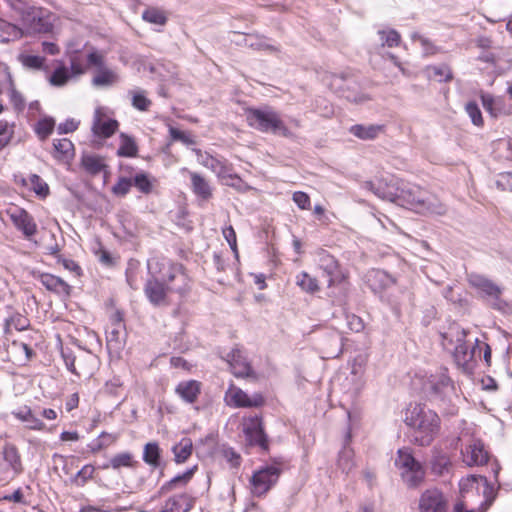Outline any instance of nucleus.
<instances>
[{
  "label": "nucleus",
  "instance_id": "nucleus-1",
  "mask_svg": "<svg viewBox=\"0 0 512 512\" xmlns=\"http://www.w3.org/2000/svg\"><path fill=\"white\" fill-rule=\"evenodd\" d=\"M404 422L411 430V441L421 447L430 446L441 429L439 415L426 404H410Z\"/></svg>",
  "mask_w": 512,
  "mask_h": 512
},
{
  "label": "nucleus",
  "instance_id": "nucleus-2",
  "mask_svg": "<svg viewBox=\"0 0 512 512\" xmlns=\"http://www.w3.org/2000/svg\"><path fill=\"white\" fill-rule=\"evenodd\" d=\"M396 204L424 215H444L447 207L420 186L400 179Z\"/></svg>",
  "mask_w": 512,
  "mask_h": 512
},
{
  "label": "nucleus",
  "instance_id": "nucleus-3",
  "mask_svg": "<svg viewBox=\"0 0 512 512\" xmlns=\"http://www.w3.org/2000/svg\"><path fill=\"white\" fill-rule=\"evenodd\" d=\"M467 332L460 326L454 324L448 331L442 334V345L446 350L453 351L455 362L464 369H469L476 351L479 348V341L476 338L474 345L470 346L465 341Z\"/></svg>",
  "mask_w": 512,
  "mask_h": 512
},
{
  "label": "nucleus",
  "instance_id": "nucleus-4",
  "mask_svg": "<svg viewBox=\"0 0 512 512\" xmlns=\"http://www.w3.org/2000/svg\"><path fill=\"white\" fill-rule=\"evenodd\" d=\"M245 114L248 125L260 132H272L287 138L294 136L279 114L270 107L248 108Z\"/></svg>",
  "mask_w": 512,
  "mask_h": 512
},
{
  "label": "nucleus",
  "instance_id": "nucleus-5",
  "mask_svg": "<svg viewBox=\"0 0 512 512\" xmlns=\"http://www.w3.org/2000/svg\"><path fill=\"white\" fill-rule=\"evenodd\" d=\"M282 466L281 460H274L272 464L265 465L253 473L250 484L254 496L265 495L278 482Z\"/></svg>",
  "mask_w": 512,
  "mask_h": 512
},
{
  "label": "nucleus",
  "instance_id": "nucleus-6",
  "mask_svg": "<svg viewBox=\"0 0 512 512\" xmlns=\"http://www.w3.org/2000/svg\"><path fill=\"white\" fill-rule=\"evenodd\" d=\"M155 268H158V270L151 273H155V276L161 282H165L168 287H182L184 292L187 290L188 281L182 265L169 261H156Z\"/></svg>",
  "mask_w": 512,
  "mask_h": 512
},
{
  "label": "nucleus",
  "instance_id": "nucleus-7",
  "mask_svg": "<svg viewBox=\"0 0 512 512\" xmlns=\"http://www.w3.org/2000/svg\"><path fill=\"white\" fill-rule=\"evenodd\" d=\"M399 181L400 179L394 176L381 177L375 180L363 182L362 188L372 192L383 200L396 203Z\"/></svg>",
  "mask_w": 512,
  "mask_h": 512
},
{
  "label": "nucleus",
  "instance_id": "nucleus-8",
  "mask_svg": "<svg viewBox=\"0 0 512 512\" xmlns=\"http://www.w3.org/2000/svg\"><path fill=\"white\" fill-rule=\"evenodd\" d=\"M224 400L228 406L234 408H258L265 402L262 394L254 393L249 396L242 389L234 385L227 389Z\"/></svg>",
  "mask_w": 512,
  "mask_h": 512
},
{
  "label": "nucleus",
  "instance_id": "nucleus-9",
  "mask_svg": "<svg viewBox=\"0 0 512 512\" xmlns=\"http://www.w3.org/2000/svg\"><path fill=\"white\" fill-rule=\"evenodd\" d=\"M243 432L250 445L258 446L261 450L268 451V439L260 417L250 416L243 418Z\"/></svg>",
  "mask_w": 512,
  "mask_h": 512
},
{
  "label": "nucleus",
  "instance_id": "nucleus-10",
  "mask_svg": "<svg viewBox=\"0 0 512 512\" xmlns=\"http://www.w3.org/2000/svg\"><path fill=\"white\" fill-rule=\"evenodd\" d=\"M18 13L27 33H43L48 31V23L43 19L40 9L22 4V7L18 8Z\"/></svg>",
  "mask_w": 512,
  "mask_h": 512
},
{
  "label": "nucleus",
  "instance_id": "nucleus-11",
  "mask_svg": "<svg viewBox=\"0 0 512 512\" xmlns=\"http://www.w3.org/2000/svg\"><path fill=\"white\" fill-rule=\"evenodd\" d=\"M151 275L152 277L148 279L145 284L144 292L150 303L153 305L160 306L167 304L168 291H175L178 293L184 292L182 287L165 286L164 283L155 276V273H151Z\"/></svg>",
  "mask_w": 512,
  "mask_h": 512
},
{
  "label": "nucleus",
  "instance_id": "nucleus-12",
  "mask_svg": "<svg viewBox=\"0 0 512 512\" xmlns=\"http://www.w3.org/2000/svg\"><path fill=\"white\" fill-rule=\"evenodd\" d=\"M13 225L23 233V235L30 239L37 233V224L34 218L23 208L14 206L7 210Z\"/></svg>",
  "mask_w": 512,
  "mask_h": 512
},
{
  "label": "nucleus",
  "instance_id": "nucleus-13",
  "mask_svg": "<svg viewBox=\"0 0 512 512\" xmlns=\"http://www.w3.org/2000/svg\"><path fill=\"white\" fill-rule=\"evenodd\" d=\"M318 256L319 267L328 278V287H331L336 284H342L343 282H345L346 276L340 269L337 260L332 255H330L326 251H321L319 252Z\"/></svg>",
  "mask_w": 512,
  "mask_h": 512
},
{
  "label": "nucleus",
  "instance_id": "nucleus-14",
  "mask_svg": "<svg viewBox=\"0 0 512 512\" xmlns=\"http://www.w3.org/2000/svg\"><path fill=\"white\" fill-rule=\"evenodd\" d=\"M420 512H447V499L437 488L427 489L419 499Z\"/></svg>",
  "mask_w": 512,
  "mask_h": 512
},
{
  "label": "nucleus",
  "instance_id": "nucleus-15",
  "mask_svg": "<svg viewBox=\"0 0 512 512\" xmlns=\"http://www.w3.org/2000/svg\"><path fill=\"white\" fill-rule=\"evenodd\" d=\"M463 462L467 466H481L488 462L489 454L484 448L481 440L473 439L466 446L465 450L461 451Z\"/></svg>",
  "mask_w": 512,
  "mask_h": 512
},
{
  "label": "nucleus",
  "instance_id": "nucleus-16",
  "mask_svg": "<svg viewBox=\"0 0 512 512\" xmlns=\"http://www.w3.org/2000/svg\"><path fill=\"white\" fill-rule=\"evenodd\" d=\"M118 126V121L108 118L102 108L98 107L95 109L92 124L94 135L101 138H109L116 132Z\"/></svg>",
  "mask_w": 512,
  "mask_h": 512
},
{
  "label": "nucleus",
  "instance_id": "nucleus-17",
  "mask_svg": "<svg viewBox=\"0 0 512 512\" xmlns=\"http://www.w3.org/2000/svg\"><path fill=\"white\" fill-rule=\"evenodd\" d=\"M346 81L347 79L344 78L343 76L333 75L331 77L330 86L337 92L341 91L345 99L356 104L364 103L370 99V97L367 94L363 92H356L352 90L349 85H347V87L344 88V83ZM348 84H354V86H356V84L352 80H348Z\"/></svg>",
  "mask_w": 512,
  "mask_h": 512
},
{
  "label": "nucleus",
  "instance_id": "nucleus-18",
  "mask_svg": "<svg viewBox=\"0 0 512 512\" xmlns=\"http://www.w3.org/2000/svg\"><path fill=\"white\" fill-rule=\"evenodd\" d=\"M227 361L230 364L232 373L236 377L244 378L253 374L250 364L247 362L239 348H234L227 354Z\"/></svg>",
  "mask_w": 512,
  "mask_h": 512
},
{
  "label": "nucleus",
  "instance_id": "nucleus-19",
  "mask_svg": "<svg viewBox=\"0 0 512 512\" xmlns=\"http://www.w3.org/2000/svg\"><path fill=\"white\" fill-rule=\"evenodd\" d=\"M124 324L117 322L111 325L106 332L107 348L110 353L119 354L125 346Z\"/></svg>",
  "mask_w": 512,
  "mask_h": 512
},
{
  "label": "nucleus",
  "instance_id": "nucleus-20",
  "mask_svg": "<svg viewBox=\"0 0 512 512\" xmlns=\"http://www.w3.org/2000/svg\"><path fill=\"white\" fill-rule=\"evenodd\" d=\"M429 463L431 471L438 476L449 474L452 469V462L449 455L437 446L433 447L431 450Z\"/></svg>",
  "mask_w": 512,
  "mask_h": 512
},
{
  "label": "nucleus",
  "instance_id": "nucleus-21",
  "mask_svg": "<svg viewBox=\"0 0 512 512\" xmlns=\"http://www.w3.org/2000/svg\"><path fill=\"white\" fill-rule=\"evenodd\" d=\"M194 501L191 495L181 493L168 498L162 509L164 512H189L193 508Z\"/></svg>",
  "mask_w": 512,
  "mask_h": 512
},
{
  "label": "nucleus",
  "instance_id": "nucleus-22",
  "mask_svg": "<svg viewBox=\"0 0 512 512\" xmlns=\"http://www.w3.org/2000/svg\"><path fill=\"white\" fill-rule=\"evenodd\" d=\"M175 392L186 403H194L201 392V384L196 380L182 381Z\"/></svg>",
  "mask_w": 512,
  "mask_h": 512
},
{
  "label": "nucleus",
  "instance_id": "nucleus-23",
  "mask_svg": "<svg viewBox=\"0 0 512 512\" xmlns=\"http://www.w3.org/2000/svg\"><path fill=\"white\" fill-rule=\"evenodd\" d=\"M385 130L384 125L380 124H369V125H363V124H355L350 127L349 132L361 139V140H374L376 139L380 134H382Z\"/></svg>",
  "mask_w": 512,
  "mask_h": 512
},
{
  "label": "nucleus",
  "instance_id": "nucleus-24",
  "mask_svg": "<svg viewBox=\"0 0 512 512\" xmlns=\"http://www.w3.org/2000/svg\"><path fill=\"white\" fill-rule=\"evenodd\" d=\"M41 284L49 291L59 295L70 294L71 287L63 279L52 274L44 273L40 275Z\"/></svg>",
  "mask_w": 512,
  "mask_h": 512
},
{
  "label": "nucleus",
  "instance_id": "nucleus-25",
  "mask_svg": "<svg viewBox=\"0 0 512 512\" xmlns=\"http://www.w3.org/2000/svg\"><path fill=\"white\" fill-rule=\"evenodd\" d=\"M469 283L484 292L488 296L498 297L501 293V289L491 280L483 275L472 273L468 276Z\"/></svg>",
  "mask_w": 512,
  "mask_h": 512
},
{
  "label": "nucleus",
  "instance_id": "nucleus-26",
  "mask_svg": "<svg viewBox=\"0 0 512 512\" xmlns=\"http://www.w3.org/2000/svg\"><path fill=\"white\" fill-rule=\"evenodd\" d=\"M192 191L203 200H208L212 196V190L208 181L196 172H189Z\"/></svg>",
  "mask_w": 512,
  "mask_h": 512
},
{
  "label": "nucleus",
  "instance_id": "nucleus-27",
  "mask_svg": "<svg viewBox=\"0 0 512 512\" xmlns=\"http://www.w3.org/2000/svg\"><path fill=\"white\" fill-rule=\"evenodd\" d=\"M118 80L119 77L115 71L100 67L92 79V84L97 87H108L117 83Z\"/></svg>",
  "mask_w": 512,
  "mask_h": 512
},
{
  "label": "nucleus",
  "instance_id": "nucleus-28",
  "mask_svg": "<svg viewBox=\"0 0 512 512\" xmlns=\"http://www.w3.org/2000/svg\"><path fill=\"white\" fill-rule=\"evenodd\" d=\"M193 451V443L190 438H182L177 444L172 447L174 460L176 463H184L191 456Z\"/></svg>",
  "mask_w": 512,
  "mask_h": 512
},
{
  "label": "nucleus",
  "instance_id": "nucleus-29",
  "mask_svg": "<svg viewBox=\"0 0 512 512\" xmlns=\"http://www.w3.org/2000/svg\"><path fill=\"white\" fill-rule=\"evenodd\" d=\"M208 169H210L217 175L219 179L222 180L227 178H237V176L233 174L232 165L223 157H215Z\"/></svg>",
  "mask_w": 512,
  "mask_h": 512
},
{
  "label": "nucleus",
  "instance_id": "nucleus-30",
  "mask_svg": "<svg viewBox=\"0 0 512 512\" xmlns=\"http://www.w3.org/2000/svg\"><path fill=\"white\" fill-rule=\"evenodd\" d=\"M143 461L153 469L160 466L161 449L157 442H149L144 446Z\"/></svg>",
  "mask_w": 512,
  "mask_h": 512
},
{
  "label": "nucleus",
  "instance_id": "nucleus-31",
  "mask_svg": "<svg viewBox=\"0 0 512 512\" xmlns=\"http://www.w3.org/2000/svg\"><path fill=\"white\" fill-rule=\"evenodd\" d=\"M196 469H197V467L194 466V467L188 469L187 471H185L184 473L173 477L170 481L163 484L159 490V495H164L167 492L176 488L177 486L186 485L192 478Z\"/></svg>",
  "mask_w": 512,
  "mask_h": 512
},
{
  "label": "nucleus",
  "instance_id": "nucleus-32",
  "mask_svg": "<svg viewBox=\"0 0 512 512\" xmlns=\"http://www.w3.org/2000/svg\"><path fill=\"white\" fill-rule=\"evenodd\" d=\"M131 96V105L139 111L146 112L150 109L152 101L147 97V92L143 89H133L128 92Z\"/></svg>",
  "mask_w": 512,
  "mask_h": 512
},
{
  "label": "nucleus",
  "instance_id": "nucleus-33",
  "mask_svg": "<svg viewBox=\"0 0 512 512\" xmlns=\"http://www.w3.org/2000/svg\"><path fill=\"white\" fill-rule=\"evenodd\" d=\"M24 32L21 28L14 24L0 20V41L7 43L17 40L23 36Z\"/></svg>",
  "mask_w": 512,
  "mask_h": 512
},
{
  "label": "nucleus",
  "instance_id": "nucleus-34",
  "mask_svg": "<svg viewBox=\"0 0 512 512\" xmlns=\"http://www.w3.org/2000/svg\"><path fill=\"white\" fill-rule=\"evenodd\" d=\"M138 462L134 460V457L132 453L130 452H122L114 455L110 461L109 464L104 465L103 468L107 469L109 467L113 468L114 470H118L121 467H127L131 468L134 467Z\"/></svg>",
  "mask_w": 512,
  "mask_h": 512
},
{
  "label": "nucleus",
  "instance_id": "nucleus-35",
  "mask_svg": "<svg viewBox=\"0 0 512 512\" xmlns=\"http://www.w3.org/2000/svg\"><path fill=\"white\" fill-rule=\"evenodd\" d=\"M404 482L409 487H417L425 477V471L421 464L401 472Z\"/></svg>",
  "mask_w": 512,
  "mask_h": 512
},
{
  "label": "nucleus",
  "instance_id": "nucleus-36",
  "mask_svg": "<svg viewBox=\"0 0 512 512\" xmlns=\"http://www.w3.org/2000/svg\"><path fill=\"white\" fill-rule=\"evenodd\" d=\"M54 146V157L57 159H69L74 155V145L67 139H57L53 141Z\"/></svg>",
  "mask_w": 512,
  "mask_h": 512
},
{
  "label": "nucleus",
  "instance_id": "nucleus-37",
  "mask_svg": "<svg viewBox=\"0 0 512 512\" xmlns=\"http://www.w3.org/2000/svg\"><path fill=\"white\" fill-rule=\"evenodd\" d=\"M72 75L69 69L64 65H59L49 76L48 82L54 87H63L71 79Z\"/></svg>",
  "mask_w": 512,
  "mask_h": 512
},
{
  "label": "nucleus",
  "instance_id": "nucleus-38",
  "mask_svg": "<svg viewBox=\"0 0 512 512\" xmlns=\"http://www.w3.org/2000/svg\"><path fill=\"white\" fill-rule=\"evenodd\" d=\"M121 144L118 148L117 155L121 157H135L138 147L134 139L124 133L120 134Z\"/></svg>",
  "mask_w": 512,
  "mask_h": 512
},
{
  "label": "nucleus",
  "instance_id": "nucleus-39",
  "mask_svg": "<svg viewBox=\"0 0 512 512\" xmlns=\"http://www.w3.org/2000/svg\"><path fill=\"white\" fill-rule=\"evenodd\" d=\"M82 166L91 175L99 174L105 167L103 159L98 155H84Z\"/></svg>",
  "mask_w": 512,
  "mask_h": 512
},
{
  "label": "nucleus",
  "instance_id": "nucleus-40",
  "mask_svg": "<svg viewBox=\"0 0 512 512\" xmlns=\"http://www.w3.org/2000/svg\"><path fill=\"white\" fill-rule=\"evenodd\" d=\"M142 19L148 23L155 25H165L167 22V16L162 9L157 7H148L142 13Z\"/></svg>",
  "mask_w": 512,
  "mask_h": 512
},
{
  "label": "nucleus",
  "instance_id": "nucleus-41",
  "mask_svg": "<svg viewBox=\"0 0 512 512\" xmlns=\"http://www.w3.org/2000/svg\"><path fill=\"white\" fill-rule=\"evenodd\" d=\"M429 383L430 389L435 394H444L446 391L452 389L451 380L445 373H441L439 376H432Z\"/></svg>",
  "mask_w": 512,
  "mask_h": 512
},
{
  "label": "nucleus",
  "instance_id": "nucleus-42",
  "mask_svg": "<svg viewBox=\"0 0 512 512\" xmlns=\"http://www.w3.org/2000/svg\"><path fill=\"white\" fill-rule=\"evenodd\" d=\"M483 107L492 116L496 117L502 112L503 100L501 98H495L489 94H483L481 96Z\"/></svg>",
  "mask_w": 512,
  "mask_h": 512
},
{
  "label": "nucleus",
  "instance_id": "nucleus-43",
  "mask_svg": "<svg viewBox=\"0 0 512 512\" xmlns=\"http://www.w3.org/2000/svg\"><path fill=\"white\" fill-rule=\"evenodd\" d=\"M378 36L382 47L387 46L389 48H392L400 45L401 36L394 29L379 30Z\"/></svg>",
  "mask_w": 512,
  "mask_h": 512
},
{
  "label": "nucleus",
  "instance_id": "nucleus-44",
  "mask_svg": "<svg viewBox=\"0 0 512 512\" xmlns=\"http://www.w3.org/2000/svg\"><path fill=\"white\" fill-rule=\"evenodd\" d=\"M420 463L415 460L411 453L400 449L395 459V465L402 471L415 467Z\"/></svg>",
  "mask_w": 512,
  "mask_h": 512
},
{
  "label": "nucleus",
  "instance_id": "nucleus-45",
  "mask_svg": "<svg viewBox=\"0 0 512 512\" xmlns=\"http://www.w3.org/2000/svg\"><path fill=\"white\" fill-rule=\"evenodd\" d=\"M29 182V188L33 190L39 197L45 198L49 195L48 184L37 174H31L29 176Z\"/></svg>",
  "mask_w": 512,
  "mask_h": 512
},
{
  "label": "nucleus",
  "instance_id": "nucleus-46",
  "mask_svg": "<svg viewBox=\"0 0 512 512\" xmlns=\"http://www.w3.org/2000/svg\"><path fill=\"white\" fill-rule=\"evenodd\" d=\"M296 283L306 292L314 293L319 290L317 280L306 272H302L297 276Z\"/></svg>",
  "mask_w": 512,
  "mask_h": 512
},
{
  "label": "nucleus",
  "instance_id": "nucleus-47",
  "mask_svg": "<svg viewBox=\"0 0 512 512\" xmlns=\"http://www.w3.org/2000/svg\"><path fill=\"white\" fill-rule=\"evenodd\" d=\"M55 122L52 118L41 119L37 122L36 133L40 139H46L53 131Z\"/></svg>",
  "mask_w": 512,
  "mask_h": 512
},
{
  "label": "nucleus",
  "instance_id": "nucleus-48",
  "mask_svg": "<svg viewBox=\"0 0 512 512\" xmlns=\"http://www.w3.org/2000/svg\"><path fill=\"white\" fill-rule=\"evenodd\" d=\"M6 75L9 83L10 100L16 108L21 109L24 107V99L21 93L16 90L11 73L7 71Z\"/></svg>",
  "mask_w": 512,
  "mask_h": 512
},
{
  "label": "nucleus",
  "instance_id": "nucleus-49",
  "mask_svg": "<svg viewBox=\"0 0 512 512\" xmlns=\"http://www.w3.org/2000/svg\"><path fill=\"white\" fill-rule=\"evenodd\" d=\"M19 59L24 67L34 70L41 69L45 61V58L37 55H21Z\"/></svg>",
  "mask_w": 512,
  "mask_h": 512
},
{
  "label": "nucleus",
  "instance_id": "nucleus-50",
  "mask_svg": "<svg viewBox=\"0 0 512 512\" xmlns=\"http://www.w3.org/2000/svg\"><path fill=\"white\" fill-rule=\"evenodd\" d=\"M465 110L469 115L472 123L476 126L483 125V118L479 106L475 102H468L465 106Z\"/></svg>",
  "mask_w": 512,
  "mask_h": 512
},
{
  "label": "nucleus",
  "instance_id": "nucleus-51",
  "mask_svg": "<svg viewBox=\"0 0 512 512\" xmlns=\"http://www.w3.org/2000/svg\"><path fill=\"white\" fill-rule=\"evenodd\" d=\"M352 454V451L347 449H344L339 454L338 466L345 473H349L354 466Z\"/></svg>",
  "mask_w": 512,
  "mask_h": 512
},
{
  "label": "nucleus",
  "instance_id": "nucleus-52",
  "mask_svg": "<svg viewBox=\"0 0 512 512\" xmlns=\"http://www.w3.org/2000/svg\"><path fill=\"white\" fill-rule=\"evenodd\" d=\"M132 182L142 193L148 194L152 190V184L145 173L136 174Z\"/></svg>",
  "mask_w": 512,
  "mask_h": 512
},
{
  "label": "nucleus",
  "instance_id": "nucleus-53",
  "mask_svg": "<svg viewBox=\"0 0 512 512\" xmlns=\"http://www.w3.org/2000/svg\"><path fill=\"white\" fill-rule=\"evenodd\" d=\"M133 182L129 178L121 177L118 182L112 187V192L117 196H125L129 193Z\"/></svg>",
  "mask_w": 512,
  "mask_h": 512
},
{
  "label": "nucleus",
  "instance_id": "nucleus-54",
  "mask_svg": "<svg viewBox=\"0 0 512 512\" xmlns=\"http://www.w3.org/2000/svg\"><path fill=\"white\" fill-rule=\"evenodd\" d=\"M433 75L438 78V81H450L452 79V71L449 66L442 64L430 68Z\"/></svg>",
  "mask_w": 512,
  "mask_h": 512
},
{
  "label": "nucleus",
  "instance_id": "nucleus-55",
  "mask_svg": "<svg viewBox=\"0 0 512 512\" xmlns=\"http://www.w3.org/2000/svg\"><path fill=\"white\" fill-rule=\"evenodd\" d=\"M14 134L13 127L7 121H0V136H5V139H0V147L6 146L12 139Z\"/></svg>",
  "mask_w": 512,
  "mask_h": 512
},
{
  "label": "nucleus",
  "instance_id": "nucleus-56",
  "mask_svg": "<svg viewBox=\"0 0 512 512\" xmlns=\"http://www.w3.org/2000/svg\"><path fill=\"white\" fill-rule=\"evenodd\" d=\"M222 233L232 251L237 253V240L234 228L232 226H228L223 229Z\"/></svg>",
  "mask_w": 512,
  "mask_h": 512
},
{
  "label": "nucleus",
  "instance_id": "nucleus-57",
  "mask_svg": "<svg viewBox=\"0 0 512 512\" xmlns=\"http://www.w3.org/2000/svg\"><path fill=\"white\" fill-rule=\"evenodd\" d=\"M293 201L300 209H309L310 207V197L308 194L297 191L293 194Z\"/></svg>",
  "mask_w": 512,
  "mask_h": 512
},
{
  "label": "nucleus",
  "instance_id": "nucleus-58",
  "mask_svg": "<svg viewBox=\"0 0 512 512\" xmlns=\"http://www.w3.org/2000/svg\"><path fill=\"white\" fill-rule=\"evenodd\" d=\"M347 324L349 329L353 332H360L364 329L363 320L355 314L347 316Z\"/></svg>",
  "mask_w": 512,
  "mask_h": 512
},
{
  "label": "nucleus",
  "instance_id": "nucleus-59",
  "mask_svg": "<svg viewBox=\"0 0 512 512\" xmlns=\"http://www.w3.org/2000/svg\"><path fill=\"white\" fill-rule=\"evenodd\" d=\"M496 185L502 190L512 191V173L508 172L500 174L496 181Z\"/></svg>",
  "mask_w": 512,
  "mask_h": 512
},
{
  "label": "nucleus",
  "instance_id": "nucleus-60",
  "mask_svg": "<svg viewBox=\"0 0 512 512\" xmlns=\"http://www.w3.org/2000/svg\"><path fill=\"white\" fill-rule=\"evenodd\" d=\"M78 127V122L73 119L66 120L64 123L58 125L57 130L59 134H67L75 131Z\"/></svg>",
  "mask_w": 512,
  "mask_h": 512
},
{
  "label": "nucleus",
  "instance_id": "nucleus-61",
  "mask_svg": "<svg viewBox=\"0 0 512 512\" xmlns=\"http://www.w3.org/2000/svg\"><path fill=\"white\" fill-rule=\"evenodd\" d=\"M62 357H63V360H64V363H65V366L66 368L76 374V375H79V373L77 372L76 370V367H75V356L72 354V353H68V352H62Z\"/></svg>",
  "mask_w": 512,
  "mask_h": 512
},
{
  "label": "nucleus",
  "instance_id": "nucleus-62",
  "mask_svg": "<svg viewBox=\"0 0 512 512\" xmlns=\"http://www.w3.org/2000/svg\"><path fill=\"white\" fill-rule=\"evenodd\" d=\"M99 438H100V441L97 445L98 450L109 446L110 444L114 443L117 439L116 436L106 433V432H102L100 434Z\"/></svg>",
  "mask_w": 512,
  "mask_h": 512
},
{
  "label": "nucleus",
  "instance_id": "nucleus-63",
  "mask_svg": "<svg viewBox=\"0 0 512 512\" xmlns=\"http://www.w3.org/2000/svg\"><path fill=\"white\" fill-rule=\"evenodd\" d=\"M94 473V467L92 465H85L81 470L78 471L76 477L81 478L82 482L85 483L88 479L92 478Z\"/></svg>",
  "mask_w": 512,
  "mask_h": 512
},
{
  "label": "nucleus",
  "instance_id": "nucleus-64",
  "mask_svg": "<svg viewBox=\"0 0 512 512\" xmlns=\"http://www.w3.org/2000/svg\"><path fill=\"white\" fill-rule=\"evenodd\" d=\"M197 156H198V161L201 165H203L204 167L206 168H209L210 167V164L212 163V161L214 160V156L208 154V153H203L201 150H195Z\"/></svg>",
  "mask_w": 512,
  "mask_h": 512
}]
</instances>
